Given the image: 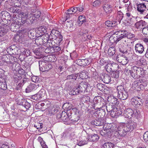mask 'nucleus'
<instances>
[{"instance_id": "obj_58", "label": "nucleus", "mask_w": 148, "mask_h": 148, "mask_svg": "<svg viewBox=\"0 0 148 148\" xmlns=\"http://www.w3.org/2000/svg\"><path fill=\"white\" fill-rule=\"evenodd\" d=\"M106 136L108 137H109L111 136L112 135V131L111 129L106 128Z\"/></svg>"}, {"instance_id": "obj_43", "label": "nucleus", "mask_w": 148, "mask_h": 148, "mask_svg": "<svg viewBox=\"0 0 148 148\" xmlns=\"http://www.w3.org/2000/svg\"><path fill=\"white\" fill-rule=\"evenodd\" d=\"M115 53L114 49L112 47H110L108 51V54L110 56H113Z\"/></svg>"}, {"instance_id": "obj_1", "label": "nucleus", "mask_w": 148, "mask_h": 148, "mask_svg": "<svg viewBox=\"0 0 148 148\" xmlns=\"http://www.w3.org/2000/svg\"><path fill=\"white\" fill-rule=\"evenodd\" d=\"M125 126L123 124H121L118 127L115 129V131L114 132V136L117 138H119L120 136H124L127 132Z\"/></svg>"}, {"instance_id": "obj_35", "label": "nucleus", "mask_w": 148, "mask_h": 148, "mask_svg": "<svg viewBox=\"0 0 148 148\" xmlns=\"http://www.w3.org/2000/svg\"><path fill=\"white\" fill-rule=\"evenodd\" d=\"M86 22L85 17L84 16H80L78 17V22L79 25H81L84 22Z\"/></svg>"}, {"instance_id": "obj_64", "label": "nucleus", "mask_w": 148, "mask_h": 148, "mask_svg": "<svg viewBox=\"0 0 148 148\" xmlns=\"http://www.w3.org/2000/svg\"><path fill=\"white\" fill-rule=\"evenodd\" d=\"M142 32L143 34L145 35L148 34V28L145 27L142 29Z\"/></svg>"}, {"instance_id": "obj_47", "label": "nucleus", "mask_w": 148, "mask_h": 148, "mask_svg": "<svg viewBox=\"0 0 148 148\" xmlns=\"http://www.w3.org/2000/svg\"><path fill=\"white\" fill-rule=\"evenodd\" d=\"M6 33L5 29L1 27H0V36H2Z\"/></svg>"}, {"instance_id": "obj_30", "label": "nucleus", "mask_w": 148, "mask_h": 148, "mask_svg": "<svg viewBox=\"0 0 148 148\" xmlns=\"http://www.w3.org/2000/svg\"><path fill=\"white\" fill-rule=\"evenodd\" d=\"M28 34L29 37L31 39H34L37 36H36V32L33 30H29L28 33Z\"/></svg>"}, {"instance_id": "obj_56", "label": "nucleus", "mask_w": 148, "mask_h": 148, "mask_svg": "<svg viewBox=\"0 0 148 148\" xmlns=\"http://www.w3.org/2000/svg\"><path fill=\"white\" fill-rule=\"evenodd\" d=\"M104 86V85L101 83H98L97 85V88L101 91H103Z\"/></svg>"}, {"instance_id": "obj_45", "label": "nucleus", "mask_w": 148, "mask_h": 148, "mask_svg": "<svg viewBox=\"0 0 148 148\" xmlns=\"http://www.w3.org/2000/svg\"><path fill=\"white\" fill-rule=\"evenodd\" d=\"M101 5V2L99 0L95 1L92 4V5L93 6L96 7H99Z\"/></svg>"}, {"instance_id": "obj_63", "label": "nucleus", "mask_w": 148, "mask_h": 148, "mask_svg": "<svg viewBox=\"0 0 148 148\" xmlns=\"http://www.w3.org/2000/svg\"><path fill=\"white\" fill-rule=\"evenodd\" d=\"M44 90L43 89H41L39 91L38 93V95H39L40 97L42 98V96L43 94H45Z\"/></svg>"}, {"instance_id": "obj_59", "label": "nucleus", "mask_w": 148, "mask_h": 148, "mask_svg": "<svg viewBox=\"0 0 148 148\" xmlns=\"http://www.w3.org/2000/svg\"><path fill=\"white\" fill-rule=\"evenodd\" d=\"M40 31H41L43 33H45L47 32V28L45 26H41L39 28Z\"/></svg>"}, {"instance_id": "obj_16", "label": "nucleus", "mask_w": 148, "mask_h": 148, "mask_svg": "<svg viewBox=\"0 0 148 148\" xmlns=\"http://www.w3.org/2000/svg\"><path fill=\"white\" fill-rule=\"evenodd\" d=\"M135 50L136 53H142L144 51L143 45L140 43H137L135 46Z\"/></svg>"}, {"instance_id": "obj_34", "label": "nucleus", "mask_w": 148, "mask_h": 148, "mask_svg": "<svg viewBox=\"0 0 148 148\" xmlns=\"http://www.w3.org/2000/svg\"><path fill=\"white\" fill-rule=\"evenodd\" d=\"M68 118H71L70 116H69L65 112H62V120L63 121H67Z\"/></svg>"}, {"instance_id": "obj_52", "label": "nucleus", "mask_w": 148, "mask_h": 148, "mask_svg": "<svg viewBox=\"0 0 148 148\" xmlns=\"http://www.w3.org/2000/svg\"><path fill=\"white\" fill-rule=\"evenodd\" d=\"M143 138L145 142L148 143V131L146 132L144 134Z\"/></svg>"}, {"instance_id": "obj_24", "label": "nucleus", "mask_w": 148, "mask_h": 148, "mask_svg": "<svg viewBox=\"0 0 148 148\" xmlns=\"http://www.w3.org/2000/svg\"><path fill=\"white\" fill-rule=\"evenodd\" d=\"M41 35H39L35 40V43L37 45H44V42L42 41V39Z\"/></svg>"}, {"instance_id": "obj_48", "label": "nucleus", "mask_w": 148, "mask_h": 148, "mask_svg": "<svg viewBox=\"0 0 148 148\" xmlns=\"http://www.w3.org/2000/svg\"><path fill=\"white\" fill-rule=\"evenodd\" d=\"M112 77L117 78L119 76V72L118 71H113L111 74Z\"/></svg>"}, {"instance_id": "obj_60", "label": "nucleus", "mask_w": 148, "mask_h": 148, "mask_svg": "<svg viewBox=\"0 0 148 148\" xmlns=\"http://www.w3.org/2000/svg\"><path fill=\"white\" fill-rule=\"evenodd\" d=\"M86 30L82 29L79 31L78 34L80 36H83L84 34H86Z\"/></svg>"}, {"instance_id": "obj_26", "label": "nucleus", "mask_w": 148, "mask_h": 148, "mask_svg": "<svg viewBox=\"0 0 148 148\" xmlns=\"http://www.w3.org/2000/svg\"><path fill=\"white\" fill-rule=\"evenodd\" d=\"M76 75L77 77L79 75L80 77L82 79H86L88 77L86 74V71L84 70L81 72L79 73L76 74Z\"/></svg>"}, {"instance_id": "obj_21", "label": "nucleus", "mask_w": 148, "mask_h": 148, "mask_svg": "<svg viewBox=\"0 0 148 148\" xmlns=\"http://www.w3.org/2000/svg\"><path fill=\"white\" fill-rule=\"evenodd\" d=\"M49 47L45 49V52L47 53H51L55 52L56 51H55V47H53V46L55 45V43L53 45L51 44H48Z\"/></svg>"}, {"instance_id": "obj_41", "label": "nucleus", "mask_w": 148, "mask_h": 148, "mask_svg": "<svg viewBox=\"0 0 148 148\" xmlns=\"http://www.w3.org/2000/svg\"><path fill=\"white\" fill-rule=\"evenodd\" d=\"M117 89L118 90V94L125 91L123 86L121 85L117 86Z\"/></svg>"}, {"instance_id": "obj_40", "label": "nucleus", "mask_w": 148, "mask_h": 148, "mask_svg": "<svg viewBox=\"0 0 148 148\" xmlns=\"http://www.w3.org/2000/svg\"><path fill=\"white\" fill-rule=\"evenodd\" d=\"M141 82H139L138 81H134L133 84V85L135 88H143L141 86Z\"/></svg>"}, {"instance_id": "obj_23", "label": "nucleus", "mask_w": 148, "mask_h": 148, "mask_svg": "<svg viewBox=\"0 0 148 148\" xmlns=\"http://www.w3.org/2000/svg\"><path fill=\"white\" fill-rule=\"evenodd\" d=\"M87 135V138L89 139V140L95 141L98 140L99 138V136L97 134H94L90 135Z\"/></svg>"}, {"instance_id": "obj_42", "label": "nucleus", "mask_w": 148, "mask_h": 148, "mask_svg": "<svg viewBox=\"0 0 148 148\" xmlns=\"http://www.w3.org/2000/svg\"><path fill=\"white\" fill-rule=\"evenodd\" d=\"M62 107L66 109L68 111L71 110V109H73L71 107V105L68 103H64Z\"/></svg>"}, {"instance_id": "obj_4", "label": "nucleus", "mask_w": 148, "mask_h": 148, "mask_svg": "<svg viewBox=\"0 0 148 148\" xmlns=\"http://www.w3.org/2000/svg\"><path fill=\"white\" fill-rule=\"evenodd\" d=\"M14 58L12 56L8 55H4L2 56L1 58L3 63L9 66H12L13 65V61L12 59Z\"/></svg>"}, {"instance_id": "obj_8", "label": "nucleus", "mask_w": 148, "mask_h": 148, "mask_svg": "<svg viewBox=\"0 0 148 148\" xmlns=\"http://www.w3.org/2000/svg\"><path fill=\"white\" fill-rule=\"evenodd\" d=\"M116 59L119 63L123 65L127 64L128 62L127 58L123 55H118L116 58Z\"/></svg>"}, {"instance_id": "obj_33", "label": "nucleus", "mask_w": 148, "mask_h": 148, "mask_svg": "<svg viewBox=\"0 0 148 148\" xmlns=\"http://www.w3.org/2000/svg\"><path fill=\"white\" fill-rule=\"evenodd\" d=\"M116 23L115 21H112L108 20L105 22V24L108 27H114L116 25Z\"/></svg>"}, {"instance_id": "obj_44", "label": "nucleus", "mask_w": 148, "mask_h": 148, "mask_svg": "<svg viewBox=\"0 0 148 148\" xmlns=\"http://www.w3.org/2000/svg\"><path fill=\"white\" fill-rule=\"evenodd\" d=\"M22 105L24 106L26 109H29L31 107V104L26 100L22 102Z\"/></svg>"}, {"instance_id": "obj_17", "label": "nucleus", "mask_w": 148, "mask_h": 148, "mask_svg": "<svg viewBox=\"0 0 148 148\" xmlns=\"http://www.w3.org/2000/svg\"><path fill=\"white\" fill-rule=\"evenodd\" d=\"M124 116L126 118L131 119L134 114V111L130 108H127L125 110Z\"/></svg>"}, {"instance_id": "obj_37", "label": "nucleus", "mask_w": 148, "mask_h": 148, "mask_svg": "<svg viewBox=\"0 0 148 148\" xmlns=\"http://www.w3.org/2000/svg\"><path fill=\"white\" fill-rule=\"evenodd\" d=\"M114 105L113 104H108L106 106V109L107 112H110L112 110H113L114 108Z\"/></svg>"}, {"instance_id": "obj_51", "label": "nucleus", "mask_w": 148, "mask_h": 148, "mask_svg": "<svg viewBox=\"0 0 148 148\" xmlns=\"http://www.w3.org/2000/svg\"><path fill=\"white\" fill-rule=\"evenodd\" d=\"M36 19L39 18L41 15V13L40 11H36L34 14H32Z\"/></svg>"}, {"instance_id": "obj_2", "label": "nucleus", "mask_w": 148, "mask_h": 148, "mask_svg": "<svg viewBox=\"0 0 148 148\" xmlns=\"http://www.w3.org/2000/svg\"><path fill=\"white\" fill-rule=\"evenodd\" d=\"M139 68L136 66H129L126 67L125 69V71L128 75L131 76L134 79L138 77V74L139 72L138 70Z\"/></svg>"}, {"instance_id": "obj_46", "label": "nucleus", "mask_w": 148, "mask_h": 148, "mask_svg": "<svg viewBox=\"0 0 148 148\" xmlns=\"http://www.w3.org/2000/svg\"><path fill=\"white\" fill-rule=\"evenodd\" d=\"M77 62L78 65L85 66L84 59H79L77 60Z\"/></svg>"}, {"instance_id": "obj_7", "label": "nucleus", "mask_w": 148, "mask_h": 148, "mask_svg": "<svg viewBox=\"0 0 148 148\" xmlns=\"http://www.w3.org/2000/svg\"><path fill=\"white\" fill-rule=\"evenodd\" d=\"M77 87L81 93L84 92L85 90L88 92L87 89V83L85 81L81 82L78 85Z\"/></svg>"}, {"instance_id": "obj_15", "label": "nucleus", "mask_w": 148, "mask_h": 148, "mask_svg": "<svg viewBox=\"0 0 148 148\" xmlns=\"http://www.w3.org/2000/svg\"><path fill=\"white\" fill-rule=\"evenodd\" d=\"M100 79L106 84H108L111 81L110 76L106 73L102 75L100 77Z\"/></svg>"}, {"instance_id": "obj_13", "label": "nucleus", "mask_w": 148, "mask_h": 148, "mask_svg": "<svg viewBox=\"0 0 148 148\" xmlns=\"http://www.w3.org/2000/svg\"><path fill=\"white\" fill-rule=\"evenodd\" d=\"M3 74L0 73V88L3 90L7 88V86L5 80L3 78Z\"/></svg>"}, {"instance_id": "obj_18", "label": "nucleus", "mask_w": 148, "mask_h": 148, "mask_svg": "<svg viewBox=\"0 0 148 148\" xmlns=\"http://www.w3.org/2000/svg\"><path fill=\"white\" fill-rule=\"evenodd\" d=\"M137 11L140 14L143 13L147 8L146 5L144 3H141L137 4Z\"/></svg>"}, {"instance_id": "obj_57", "label": "nucleus", "mask_w": 148, "mask_h": 148, "mask_svg": "<svg viewBox=\"0 0 148 148\" xmlns=\"http://www.w3.org/2000/svg\"><path fill=\"white\" fill-rule=\"evenodd\" d=\"M134 35L131 33H128L126 31V34L125 37H127L128 38H132L134 37Z\"/></svg>"}, {"instance_id": "obj_28", "label": "nucleus", "mask_w": 148, "mask_h": 148, "mask_svg": "<svg viewBox=\"0 0 148 148\" xmlns=\"http://www.w3.org/2000/svg\"><path fill=\"white\" fill-rule=\"evenodd\" d=\"M111 6L108 4H106L103 6V9L104 11L108 14L111 13L112 12Z\"/></svg>"}, {"instance_id": "obj_38", "label": "nucleus", "mask_w": 148, "mask_h": 148, "mask_svg": "<svg viewBox=\"0 0 148 148\" xmlns=\"http://www.w3.org/2000/svg\"><path fill=\"white\" fill-rule=\"evenodd\" d=\"M113 143H106L103 145V148H113L114 146Z\"/></svg>"}, {"instance_id": "obj_31", "label": "nucleus", "mask_w": 148, "mask_h": 148, "mask_svg": "<svg viewBox=\"0 0 148 148\" xmlns=\"http://www.w3.org/2000/svg\"><path fill=\"white\" fill-rule=\"evenodd\" d=\"M145 24V22L142 20L136 23L135 24V27L137 29L142 28Z\"/></svg>"}, {"instance_id": "obj_19", "label": "nucleus", "mask_w": 148, "mask_h": 148, "mask_svg": "<svg viewBox=\"0 0 148 148\" xmlns=\"http://www.w3.org/2000/svg\"><path fill=\"white\" fill-rule=\"evenodd\" d=\"M39 86V85H36L35 84H30L26 89V92H29L36 89Z\"/></svg>"}, {"instance_id": "obj_3", "label": "nucleus", "mask_w": 148, "mask_h": 148, "mask_svg": "<svg viewBox=\"0 0 148 148\" xmlns=\"http://www.w3.org/2000/svg\"><path fill=\"white\" fill-rule=\"evenodd\" d=\"M39 65L40 70L42 72L48 71L52 67V66L49 64L47 62L43 61H39Z\"/></svg>"}, {"instance_id": "obj_61", "label": "nucleus", "mask_w": 148, "mask_h": 148, "mask_svg": "<svg viewBox=\"0 0 148 148\" xmlns=\"http://www.w3.org/2000/svg\"><path fill=\"white\" fill-rule=\"evenodd\" d=\"M76 7L77 11H78L79 12H81L84 9L83 5H79L78 6Z\"/></svg>"}, {"instance_id": "obj_29", "label": "nucleus", "mask_w": 148, "mask_h": 148, "mask_svg": "<svg viewBox=\"0 0 148 148\" xmlns=\"http://www.w3.org/2000/svg\"><path fill=\"white\" fill-rule=\"evenodd\" d=\"M69 94L70 95H75L81 93L77 87L71 90Z\"/></svg>"}, {"instance_id": "obj_55", "label": "nucleus", "mask_w": 148, "mask_h": 148, "mask_svg": "<svg viewBox=\"0 0 148 148\" xmlns=\"http://www.w3.org/2000/svg\"><path fill=\"white\" fill-rule=\"evenodd\" d=\"M31 52L30 51L27 49H26L24 52H22V54L24 55L26 57L29 56Z\"/></svg>"}, {"instance_id": "obj_5", "label": "nucleus", "mask_w": 148, "mask_h": 148, "mask_svg": "<svg viewBox=\"0 0 148 148\" xmlns=\"http://www.w3.org/2000/svg\"><path fill=\"white\" fill-rule=\"evenodd\" d=\"M42 38L43 39L42 41L44 42V46L47 45L48 44H51L53 45L54 44L55 42L53 41L52 40L50 39V36L48 34H46L45 35H43L41 34Z\"/></svg>"}, {"instance_id": "obj_6", "label": "nucleus", "mask_w": 148, "mask_h": 148, "mask_svg": "<svg viewBox=\"0 0 148 148\" xmlns=\"http://www.w3.org/2000/svg\"><path fill=\"white\" fill-rule=\"evenodd\" d=\"M126 130L128 132L132 131L136 127V123L134 122L131 121L126 123H122Z\"/></svg>"}, {"instance_id": "obj_14", "label": "nucleus", "mask_w": 148, "mask_h": 148, "mask_svg": "<svg viewBox=\"0 0 148 148\" xmlns=\"http://www.w3.org/2000/svg\"><path fill=\"white\" fill-rule=\"evenodd\" d=\"M141 99L138 97H136L132 99V104L137 107H139L142 104Z\"/></svg>"}, {"instance_id": "obj_27", "label": "nucleus", "mask_w": 148, "mask_h": 148, "mask_svg": "<svg viewBox=\"0 0 148 148\" xmlns=\"http://www.w3.org/2000/svg\"><path fill=\"white\" fill-rule=\"evenodd\" d=\"M82 138V140H80L78 143V145L79 146H82L87 144L88 141L89 140V139H88L87 137L86 138V139L84 137H83Z\"/></svg>"}, {"instance_id": "obj_36", "label": "nucleus", "mask_w": 148, "mask_h": 148, "mask_svg": "<svg viewBox=\"0 0 148 148\" xmlns=\"http://www.w3.org/2000/svg\"><path fill=\"white\" fill-rule=\"evenodd\" d=\"M115 35L113 34V36L110 37L109 40L111 43L116 42L119 41L118 38H117L116 36H115Z\"/></svg>"}, {"instance_id": "obj_62", "label": "nucleus", "mask_w": 148, "mask_h": 148, "mask_svg": "<svg viewBox=\"0 0 148 148\" xmlns=\"http://www.w3.org/2000/svg\"><path fill=\"white\" fill-rule=\"evenodd\" d=\"M100 134L102 136H106V129H104L103 130H102L100 132Z\"/></svg>"}, {"instance_id": "obj_54", "label": "nucleus", "mask_w": 148, "mask_h": 148, "mask_svg": "<svg viewBox=\"0 0 148 148\" xmlns=\"http://www.w3.org/2000/svg\"><path fill=\"white\" fill-rule=\"evenodd\" d=\"M31 79L32 81L35 83L38 82L39 81V77L35 76H33L31 77Z\"/></svg>"}, {"instance_id": "obj_50", "label": "nucleus", "mask_w": 148, "mask_h": 148, "mask_svg": "<svg viewBox=\"0 0 148 148\" xmlns=\"http://www.w3.org/2000/svg\"><path fill=\"white\" fill-rule=\"evenodd\" d=\"M76 77L77 76L76 74L75 75L73 74L70 75L67 77V79L69 80L72 79L75 80L76 79Z\"/></svg>"}, {"instance_id": "obj_53", "label": "nucleus", "mask_w": 148, "mask_h": 148, "mask_svg": "<svg viewBox=\"0 0 148 148\" xmlns=\"http://www.w3.org/2000/svg\"><path fill=\"white\" fill-rule=\"evenodd\" d=\"M116 108L114 109L113 110H112L110 112V114L112 117L114 118L116 117L117 115L116 114Z\"/></svg>"}, {"instance_id": "obj_10", "label": "nucleus", "mask_w": 148, "mask_h": 148, "mask_svg": "<svg viewBox=\"0 0 148 148\" xmlns=\"http://www.w3.org/2000/svg\"><path fill=\"white\" fill-rule=\"evenodd\" d=\"M60 33L58 31L54 29H53L50 34V39L52 40L53 41H56Z\"/></svg>"}, {"instance_id": "obj_11", "label": "nucleus", "mask_w": 148, "mask_h": 148, "mask_svg": "<svg viewBox=\"0 0 148 148\" xmlns=\"http://www.w3.org/2000/svg\"><path fill=\"white\" fill-rule=\"evenodd\" d=\"M8 51H10L12 54L13 55H19V53L18 51L19 48L15 45H12L7 49Z\"/></svg>"}, {"instance_id": "obj_32", "label": "nucleus", "mask_w": 148, "mask_h": 148, "mask_svg": "<svg viewBox=\"0 0 148 148\" xmlns=\"http://www.w3.org/2000/svg\"><path fill=\"white\" fill-rule=\"evenodd\" d=\"M65 24L66 25L68 29H70L71 30L73 29V21L71 20L68 21L65 23Z\"/></svg>"}, {"instance_id": "obj_25", "label": "nucleus", "mask_w": 148, "mask_h": 148, "mask_svg": "<svg viewBox=\"0 0 148 148\" xmlns=\"http://www.w3.org/2000/svg\"><path fill=\"white\" fill-rule=\"evenodd\" d=\"M21 14V22L23 24L26 22L27 20V17L28 16V14L27 12H22Z\"/></svg>"}, {"instance_id": "obj_49", "label": "nucleus", "mask_w": 148, "mask_h": 148, "mask_svg": "<svg viewBox=\"0 0 148 148\" xmlns=\"http://www.w3.org/2000/svg\"><path fill=\"white\" fill-rule=\"evenodd\" d=\"M31 98L34 100H38L41 99L40 97L39 96V95H38V93L35 95H34L32 96Z\"/></svg>"}, {"instance_id": "obj_22", "label": "nucleus", "mask_w": 148, "mask_h": 148, "mask_svg": "<svg viewBox=\"0 0 148 148\" xmlns=\"http://www.w3.org/2000/svg\"><path fill=\"white\" fill-rule=\"evenodd\" d=\"M128 95L127 93L125 91L118 94V97L122 100H125L127 99Z\"/></svg>"}, {"instance_id": "obj_20", "label": "nucleus", "mask_w": 148, "mask_h": 148, "mask_svg": "<svg viewBox=\"0 0 148 148\" xmlns=\"http://www.w3.org/2000/svg\"><path fill=\"white\" fill-rule=\"evenodd\" d=\"M103 121V120H102V119H98L94 120H92L91 122V123L92 125H93L94 126H102L103 125V123L102 122Z\"/></svg>"}, {"instance_id": "obj_9", "label": "nucleus", "mask_w": 148, "mask_h": 148, "mask_svg": "<svg viewBox=\"0 0 148 148\" xmlns=\"http://www.w3.org/2000/svg\"><path fill=\"white\" fill-rule=\"evenodd\" d=\"M112 33L114 35H116L117 38H118L119 41L123 38L125 37L126 31L121 30L116 32L115 30H113Z\"/></svg>"}, {"instance_id": "obj_39", "label": "nucleus", "mask_w": 148, "mask_h": 148, "mask_svg": "<svg viewBox=\"0 0 148 148\" xmlns=\"http://www.w3.org/2000/svg\"><path fill=\"white\" fill-rule=\"evenodd\" d=\"M113 67L112 65L110 64H108L105 66V68L106 69V71L108 72L112 71Z\"/></svg>"}, {"instance_id": "obj_12", "label": "nucleus", "mask_w": 148, "mask_h": 148, "mask_svg": "<svg viewBox=\"0 0 148 148\" xmlns=\"http://www.w3.org/2000/svg\"><path fill=\"white\" fill-rule=\"evenodd\" d=\"M107 101L110 103L114 105H118L119 104V102L117 98L112 95H110L108 98Z\"/></svg>"}]
</instances>
